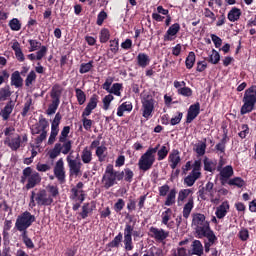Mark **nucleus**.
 Listing matches in <instances>:
<instances>
[{"instance_id":"nucleus-22","label":"nucleus","mask_w":256,"mask_h":256,"mask_svg":"<svg viewBox=\"0 0 256 256\" xmlns=\"http://www.w3.org/2000/svg\"><path fill=\"white\" fill-rule=\"evenodd\" d=\"M13 109H15V101L9 100L0 111V117H2L3 121H8L9 117H11V113H13Z\"/></svg>"},{"instance_id":"nucleus-29","label":"nucleus","mask_w":256,"mask_h":256,"mask_svg":"<svg viewBox=\"0 0 256 256\" xmlns=\"http://www.w3.org/2000/svg\"><path fill=\"white\" fill-rule=\"evenodd\" d=\"M204 163V171L208 173H215L217 170V160H211L208 157H205L203 160Z\"/></svg>"},{"instance_id":"nucleus-13","label":"nucleus","mask_w":256,"mask_h":256,"mask_svg":"<svg viewBox=\"0 0 256 256\" xmlns=\"http://www.w3.org/2000/svg\"><path fill=\"white\" fill-rule=\"evenodd\" d=\"M199 113H201V104L199 102L190 105L186 116V123H193L199 116Z\"/></svg>"},{"instance_id":"nucleus-3","label":"nucleus","mask_w":256,"mask_h":256,"mask_svg":"<svg viewBox=\"0 0 256 256\" xmlns=\"http://www.w3.org/2000/svg\"><path fill=\"white\" fill-rule=\"evenodd\" d=\"M33 223H35V215H32L29 211H25L17 217L15 227L20 233H27V229Z\"/></svg>"},{"instance_id":"nucleus-44","label":"nucleus","mask_w":256,"mask_h":256,"mask_svg":"<svg viewBox=\"0 0 256 256\" xmlns=\"http://www.w3.org/2000/svg\"><path fill=\"white\" fill-rule=\"evenodd\" d=\"M105 151H107L106 146H98L96 148V157H98V161L100 163H103V161H105V159H107V155H105Z\"/></svg>"},{"instance_id":"nucleus-10","label":"nucleus","mask_w":256,"mask_h":256,"mask_svg":"<svg viewBox=\"0 0 256 256\" xmlns=\"http://www.w3.org/2000/svg\"><path fill=\"white\" fill-rule=\"evenodd\" d=\"M66 161L68 163L69 177H79L83 163L80 160L71 159V156H67Z\"/></svg>"},{"instance_id":"nucleus-4","label":"nucleus","mask_w":256,"mask_h":256,"mask_svg":"<svg viewBox=\"0 0 256 256\" xmlns=\"http://www.w3.org/2000/svg\"><path fill=\"white\" fill-rule=\"evenodd\" d=\"M205 219L206 217L204 216V214H193L192 225L195 227L197 237L199 235H203L204 233H208L209 231H213L211 229L209 221H206Z\"/></svg>"},{"instance_id":"nucleus-7","label":"nucleus","mask_w":256,"mask_h":256,"mask_svg":"<svg viewBox=\"0 0 256 256\" xmlns=\"http://www.w3.org/2000/svg\"><path fill=\"white\" fill-rule=\"evenodd\" d=\"M154 151L146 150L144 154L141 155L140 159L138 160V167L140 171L144 173L149 171L155 164V154Z\"/></svg>"},{"instance_id":"nucleus-21","label":"nucleus","mask_w":256,"mask_h":256,"mask_svg":"<svg viewBox=\"0 0 256 256\" xmlns=\"http://www.w3.org/2000/svg\"><path fill=\"white\" fill-rule=\"evenodd\" d=\"M98 103H99V95L93 94L90 97V100H89L88 104L86 105L84 111L82 112V113H84V116L91 115L93 113V110L97 109Z\"/></svg>"},{"instance_id":"nucleus-17","label":"nucleus","mask_w":256,"mask_h":256,"mask_svg":"<svg viewBox=\"0 0 256 256\" xmlns=\"http://www.w3.org/2000/svg\"><path fill=\"white\" fill-rule=\"evenodd\" d=\"M218 171L220 172L221 185H225V183H227L235 173V171L233 170V166L231 165H227Z\"/></svg>"},{"instance_id":"nucleus-39","label":"nucleus","mask_w":256,"mask_h":256,"mask_svg":"<svg viewBox=\"0 0 256 256\" xmlns=\"http://www.w3.org/2000/svg\"><path fill=\"white\" fill-rule=\"evenodd\" d=\"M201 177V173H194L191 172L188 176L184 178V184L187 187H193L195 185V181Z\"/></svg>"},{"instance_id":"nucleus-58","label":"nucleus","mask_w":256,"mask_h":256,"mask_svg":"<svg viewBox=\"0 0 256 256\" xmlns=\"http://www.w3.org/2000/svg\"><path fill=\"white\" fill-rule=\"evenodd\" d=\"M113 99H115V97L111 94L106 95L102 99L104 111H109V107H111V101H113Z\"/></svg>"},{"instance_id":"nucleus-47","label":"nucleus","mask_w":256,"mask_h":256,"mask_svg":"<svg viewBox=\"0 0 256 256\" xmlns=\"http://www.w3.org/2000/svg\"><path fill=\"white\" fill-rule=\"evenodd\" d=\"M21 237L27 249H35V244L33 243V240L29 238V234L27 232H22Z\"/></svg>"},{"instance_id":"nucleus-37","label":"nucleus","mask_w":256,"mask_h":256,"mask_svg":"<svg viewBox=\"0 0 256 256\" xmlns=\"http://www.w3.org/2000/svg\"><path fill=\"white\" fill-rule=\"evenodd\" d=\"M61 93V86L59 84H55L50 94L52 101L56 103H61Z\"/></svg>"},{"instance_id":"nucleus-57","label":"nucleus","mask_w":256,"mask_h":256,"mask_svg":"<svg viewBox=\"0 0 256 256\" xmlns=\"http://www.w3.org/2000/svg\"><path fill=\"white\" fill-rule=\"evenodd\" d=\"M36 80H37V74L35 73V71L31 70L25 79L26 87H31V85H33V82Z\"/></svg>"},{"instance_id":"nucleus-23","label":"nucleus","mask_w":256,"mask_h":256,"mask_svg":"<svg viewBox=\"0 0 256 256\" xmlns=\"http://www.w3.org/2000/svg\"><path fill=\"white\" fill-rule=\"evenodd\" d=\"M110 49L107 51L108 59H113L114 55L119 53V38H115L114 40L109 41Z\"/></svg>"},{"instance_id":"nucleus-31","label":"nucleus","mask_w":256,"mask_h":256,"mask_svg":"<svg viewBox=\"0 0 256 256\" xmlns=\"http://www.w3.org/2000/svg\"><path fill=\"white\" fill-rule=\"evenodd\" d=\"M11 85L19 89V87H23V78L21 77V73L19 71H14L11 75Z\"/></svg>"},{"instance_id":"nucleus-40","label":"nucleus","mask_w":256,"mask_h":256,"mask_svg":"<svg viewBox=\"0 0 256 256\" xmlns=\"http://www.w3.org/2000/svg\"><path fill=\"white\" fill-rule=\"evenodd\" d=\"M95 209V205L91 206L90 203H84L82 206V211L79 213L82 219H87L89 217V213H93Z\"/></svg>"},{"instance_id":"nucleus-19","label":"nucleus","mask_w":256,"mask_h":256,"mask_svg":"<svg viewBox=\"0 0 256 256\" xmlns=\"http://www.w3.org/2000/svg\"><path fill=\"white\" fill-rule=\"evenodd\" d=\"M124 249L125 251H133V235L131 234V228L127 227V224L124 228Z\"/></svg>"},{"instance_id":"nucleus-8","label":"nucleus","mask_w":256,"mask_h":256,"mask_svg":"<svg viewBox=\"0 0 256 256\" xmlns=\"http://www.w3.org/2000/svg\"><path fill=\"white\" fill-rule=\"evenodd\" d=\"M142 116L144 119H151L153 117V111H155V99L151 95H145L142 100Z\"/></svg>"},{"instance_id":"nucleus-38","label":"nucleus","mask_w":256,"mask_h":256,"mask_svg":"<svg viewBox=\"0 0 256 256\" xmlns=\"http://www.w3.org/2000/svg\"><path fill=\"white\" fill-rule=\"evenodd\" d=\"M125 111H128V113H131L133 111V104L131 102H124L117 108V116L123 117V114Z\"/></svg>"},{"instance_id":"nucleus-54","label":"nucleus","mask_w":256,"mask_h":256,"mask_svg":"<svg viewBox=\"0 0 256 256\" xmlns=\"http://www.w3.org/2000/svg\"><path fill=\"white\" fill-rule=\"evenodd\" d=\"M167 155H169V149L167 146H162L157 152V160L163 161L167 158Z\"/></svg>"},{"instance_id":"nucleus-30","label":"nucleus","mask_w":256,"mask_h":256,"mask_svg":"<svg viewBox=\"0 0 256 256\" xmlns=\"http://www.w3.org/2000/svg\"><path fill=\"white\" fill-rule=\"evenodd\" d=\"M81 160L84 165H89L93 161V152L86 146L81 153Z\"/></svg>"},{"instance_id":"nucleus-11","label":"nucleus","mask_w":256,"mask_h":256,"mask_svg":"<svg viewBox=\"0 0 256 256\" xmlns=\"http://www.w3.org/2000/svg\"><path fill=\"white\" fill-rule=\"evenodd\" d=\"M198 239H203L205 237L208 241H204V251L205 253H209L211 251V247L217 243V236L213 230L205 232L204 234H200L197 236Z\"/></svg>"},{"instance_id":"nucleus-60","label":"nucleus","mask_w":256,"mask_h":256,"mask_svg":"<svg viewBox=\"0 0 256 256\" xmlns=\"http://www.w3.org/2000/svg\"><path fill=\"white\" fill-rule=\"evenodd\" d=\"M81 192L82 193H85V191L83 190H77V188H71L70 190V196H69V199L71 201H79V197L81 196Z\"/></svg>"},{"instance_id":"nucleus-33","label":"nucleus","mask_w":256,"mask_h":256,"mask_svg":"<svg viewBox=\"0 0 256 256\" xmlns=\"http://www.w3.org/2000/svg\"><path fill=\"white\" fill-rule=\"evenodd\" d=\"M228 21L231 23H235V21H239L241 19V9L237 7H233L227 15Z\"/></svg>"},{"instance_id":"nucleus-24","label":"nucleus","mask_w":256,"mask_h":256,"mask_svg":"<svg viewBox=\"0 0 256 256\" xmlns=\"http://www.w3.org/2000/svg\"><path fill=\"white\" fill-rule=\"evenodd\" d=\"M117 173L119 172H115V174H104L102 181H105V189H111L113 185L117 184Z\"/></svg>"},{"instance_id":"nucleus-36","label":"nucleus","mask_w":256,"mask_h":256,"mask_svg":"<svg viewBox=\"0 0 256 256\" xmlns=\"http://www.w3.org/2000/svg\"><path fill=\"white\" fill-rule=\"evenodd\" d=\"M121 243H123V233L119 232L118 235L107 244V247H109V249H119Z\"/></svg>"},{"instance_id":"nucleus-2","label":"nucleus","mask_w":256,"mask_h":256,"mask_svg":"<svg viewBox=\"0 0 256 256\" xmlns=\"http://www.w3.org/2000/svg\"><path fill=\"white\" fill-rule=\"evenodd\" d=\"M242 101L244 104L240 109L241 115H247V113H251V111H255L256 85H252L245 90Z\"/></svg>"},{"instance_id":"nucleus-15","label":"nucleus","mask_w":256,"mask_h":256,"mask_svg":"<svg viewBox=\"0 0 256 256\" xmlns=\"http://www.w3.org/2000/svg\"><path fill=\"white\" fill-rule=\"evenodd\" d=\"M39 183H41V175L37 171L33 172V168H30V175L28 176V182L25 185V188L29 191V189L37 187Z\"/></svg>"},{"instance_id":"nucleus-35","label":"nucleus","mask_w":256,"mask_h":256,"mask_svg":"<svg viewBox=\"0 0 256 256\" xmlns=\"http://www.w3.org/2000/svg\"><path fill=\"white\" fill-rule=\"evenodd\" d=\"M190 195H193V190L192 189H181L178 193V197H177V203L178 205H183V203H185V199H187V197H189Z\"/></svg>"},{"instance_id":"nucleus-46","label":"nucleus","mask_w":256,"mask_h":256,"mask_svg":"<svg viewBox=\"0 0 256 256\" xmlns=\"http://www.w3.org/2000/svg\"><path fill=\"white\" fill-rule=\"evenodd\" d=\"M75 93H76V99L78 101L79 105H84L85 101H87V94L84 93L83 90L80 88H75Z\"/></svg>"},{"instance_id":"nucleus-64","label":"nucleus","mask_w":256,"mask_h":256,"mask_svg":"<svg viewBox=\"0 0 256 256\" xmlns=\"http://www.w3.org/2000/svg\"><path fill=\"white\" fill-rule=\"evenodd\" d=\"M85 201V193L81 192L80 196L78 197V201H74L72 209L73 211H79L81 204Z\"/></svg>"},{"instance_id":"nucleus-20","label":"nucleus","mask_w":256,"mask_h":256,"mask_svg":"<svg viewBox=\"0 0 256 256\" xmlns=\"http://www.w3.org/2000/svg\"><path fill=\"white\" fill-rule=\"evenodd\" d=\"M227 133H228L227 130H224L222 139L215 146V151L217 155H225V151L227 149V141H229V136L227 135Z\"/></svg>"},{"instance_id":"nucleus-34","label":"nucleus","mask_w":256,"mask_h":256,"mask_svg":"<svg viewBox=\"0 0 256 256\" xmlns=\"http://www.w3.org/2000/svg\"><path fill=\"white\" fill-rule=\"evenodd\" d=\"M151 63V58H149V55L145 53H139L137 56V65L138 67H142V69H145L147 65Z\"/></svg>"},{"instance_id":"nucleus-28","label":"nucleus","mask_w":256,"mask_h":256,"mask_svg":"<svg viewBox=\"0 0 256 256\" xmlns=\"http://www.w3.org/2000/svg\"><path fill=\"white\" fill-rule=\"evenodd\" d=\"M42 125V132L41 134L35 139L36 145H41L47 139V127H49V122L42 120L41 121Z\"/></svg>"},{"instance_id":"nucleus-32","label":"nucleus","mask_w":256,"mask_h":256,"mask_svg":"<svg viewBox=\"0 0 256 256\" xmlns=\"http://www.w3.org/2000/svg\"><path fill=\"white\" fill-rule=\"evenodd\" d=\"M177 199V189L173 188L170 190L168 195L166 196V200L164 202V205L166 207H172V205H175Z\"/></svg>"},{"instance_id":"nucleus-43","label":"nucleus","mask_w":256,"mask_h":256,"mask_svg":"<svg viewBox=\"0 0 256 256\" xmlns=\"http://www.w3.org/2000/svg\"><path fill=\"white\" fill-rule=\"evenodd\" d=\"M206 61H208V63H211V65H217L219 64V61H221V55L217 52V50L213 49L212 54L209 55L208 58H206Z\"/></svg>"},{"instance_id":"nucleus-51","label":"nucleus","mask_w":256,"mask_h":256,"mask_svg":"<svg viewBox=\"0 0 256 256\" xmlns=\"http://www.w3.org/2000/svg\"><path fill=\"white\" fill-rule=\"evenodd\" d=\"M99 39H100V43H107V41L111 39V32L109 31V29L103 28L100 31Z\"/></svg>"},{"instance_id":"nucleus-6","label":"nucleus","mask_w":256,"mask_h":256,"mask_svg":"<svg viewBox=\"0 0 256 256\" xmlns=\"http://www.w3.org/2000/svg\"><path fill=\"white\" fill-rule=\"evenodd\" d=\"M27 141H29V137L27 134L21 135L19 134H14L12 136H8L4 140V144L7 145L11 149V151H18L20 147H25L27 145Z\"/></svg>"},{"instance_id":"nucleus-42","label":"nucleus","mask_w":256,"mask_h":256,"mask_svg":"<svg viewBox=\"0 0 256 256\" xmlns=\"http://www.w3.org/2000/svg\"><path fill=\"white\" fill-rule=\"evenodd\" d=\"M192 255H203V244L199 240H194L192 243Z\"/></svg>"},{"instance_id":"nucleus-14","label":"nucleus","mask_w":256,"mask_h":256,"mask_svg":"<svg viewBox=\"0 0 256 256\" xmlns=\"http://www.w3.org/2000/svg\"><path fill=\"white\" fill-rule=\"evenodd\" d=\"M149 235L152 237V239H155V241H165L167 237H169V232L165 231L164 229H159L157 227H150L149 229Z\"/></svg>"},{"instance_id":"nucleus-41","label":"nucleus","mask_w":256,"mask_h":256,"mask_svg":"<svg viewBox=\"0 0 256 256\" xmlns=\"http://www.w3.org/2000/svg\"><path fill=\"white\" fill-rule=\"evenodd\" d=\"M227 184L230 185V187H238V189H241L246 185L245 180L241 177H234L230 179Z\"/></svg>"},{"instance_id":"nucleus-18","label":"nucleus","mask_w":256,"mask_h":256,"mask_svg":"<svg viewBox=\"0 0 256 256\" xmlns=\"http://www.w3.org/2000/svg\"><path fill=\"white\" fill-rule=\"evenodd\" d=\"M135 177V173L131 168L125 167L123 171L117 173V181H124L126 183H133V178Z\"/></svg>"},{"instance_id":"nucleus-48","label":"nucleus","mask_w":256,"mask_h":256,"mask_svg":"<svg viewBox=\"0 0 256 256\" xmlns=\"http://www.w3.org/2000/svg\"><path fill=\"white\" fill-rule=\"evenodd\" d=\"M196 59L195 52H189L185 60L186 69L194 67Z\"/></svg>"},{"instance_id":"nucleus-5","label":"nucleus","mask_w":256,"mask_h":256,"mask_svg":"<svg viewBox=\"0 0 256 256\" xmlns=\"http://www.w3.org/2000/svg\"><path fill=\"white\" fill-rule=\"evenodd\" d=\"M71 149H73V141L65 140L64 142L59 141L54 145V148L49 151L48 155L50 159H57L61 153L63 155H69L71 153Z\"/></svg>"},{"instance_id":"nucleus-25","label":"nucleus","mask_w":256,"mask_h":256,"mask_svg":"<svg viewBox=\"0 0 256 256\" xmlns=\"http://www.w3.org/2000/svg\"><path fill=\"white\" fill-rule=\"evenodd\" d=\"M168 161L171 169H177V165L181 163V156H179V150H173L168 157Z\"/></svg>"},{"instance_id":"nucleus-16","label":"nucleus","mask_w":256,"mask_h":256,"mask_svg":"<svg viewBox=\"0 0 256 256\" xmlns=\"http://www.w3.org/2000/svg\"><path fill=\"white\" fill-rule=\"evenodd\" d=\"M179 31H181V25L179 23L172 24L168 28L166 33L164 34L163 40L165 42H167V41H174L175 37H177V33H179Z\"/></svg>"},{"instance_id":"nucleus-45","label":"nucleus","mask_w":256,"mask_h":256,"mask_svg":"<svg viewBox=\"0 0 256 256\" xmlns=\"http://www.w3.org/2000/svg\"><path fill=\"white\" fill-rule=\"evenodd\" d=\"M42 121H47V119L42 118V116L39 118V122L35 124L31 129L32 135H39V133H43V124H41Z\"/></svg>"},{"instance_id":"nucleus-50","label":"nucleus","mask_w":256,"mask_h":256,"mask_svg":"<svg viewBox=\"0 0 256 256\" xmlns=\"http://www.w3.org/2000/svg\"><path fill=\"white\" fill-rule=\"evenodd\" d=\"M171 215H173V210L171 208H167L162 213V224L163 225H167V227H169V221L171 219Z\"/></svg>"},{"instance_id":"nucleus-61","label":"nucleus","mask_w":256,"mask_h":256,"mask_svg":"<svg viewBox=\"0 0 256 256\" xmlns=\"http://www.w3.org/2000/svg\"><path fill=\"white\" fill-rule=\"evenodd\" d=\"M177 93H178V95H182V97H192L193 96V90L189 87L179 88Z\"/></svg>"},{"instance_id":"nucleus-49","label":"nucleus","mask_w":256,"mask_h":256,"mask_svg":"<svg viewBox=\"0 0 256 256\" xmlns=\"http://www.w3.org/2000/svg\"><path fill=\"white\" fill-rule=\"evenodd\" d=\"M121 91H123V84L114 83L109 93L112 95H116V97H121Z\"/></svg>"},{"instance_id":"nucleus-63","label":"nucleus","mask_w":256,"mask_h":256,"mask_svg":"<svg viewBox=\"0 0 256 256\" xmlns=\"http://www.w3.org/2000/svg\"><path fill=\"white\" fill-rule=\"evenodd\" d=\"M47 191H48V193H50L49 197H51V199H54L55 197H58V195H59V187H57L55 185H48Z\"/></svg>"},{"instance_id":"nucleus-52","label":"nucleus","mask_w":256,"mask_h":256,"mask_svg":"<svg viewBox=\"0 0 256 256\" xmlns=\"http://www.w3.org/2000/svg\"><path fill=\"white\" fill-rule=\"evenodd\" d=\"M93 69V60H90L88 63H82L80 65L79 73L81 75H85V73H89Z\"/></svg>"},{"instance_id":"nucleus-9","label":"nucleus","mask_w":256,"mask_h":256,"mask_svg":"<svg viewBox=\"0 0 256 256\" xmlns=\"http://www.w3.org/2000/svg\"><path fill=\"white\" fill-rule=\"evenodd\" d=\"M54 177H56L58 183H60V185H65V183L67 182V175L65 174V162L63 161V158H60L55 166H54Z\"/></svg>"},{"instance_id":"nucleus-12","label":"nucleus","mask_w":256,"mask_h":256,"mask_svg":"<svg viewBox=\"0 0 256 256\" xmlns=\"http://www.w3.org/2000/svg\"><path fill=\"white\" fill-rule=\"evenodd\" d=\"M214 187L215 184H213V182H207L205 186L198 190V196L200 197V199H202V201H207V195H209L210 198L213 199V197H215V192L213 191Z\"/></svg>"},{"instance_id":"nucleus-26","label":"nucleus","mask_w":256,"mask_h":256,"mask_svg":"<svg viewBox=\"0 0 256 256\" xmlns=\"http://www.w3.org/2000/svg\"><path fill=\"white\" fill-rule=\"evenodd\" d=\"M193 207H195V201L193 200V196H190L183 207L182 215L184 219H189L191 212L193 211Z\"/></svg>"},{"instance_id":"nucleus-53","label":"nucleus","mask_w":256,"mask_h":256,"mask_svg":"<svg viewBox=\"0 0 256 256\" xmlns=\"http://www.w3.org/2000/svg\"><path fill=\"white\" fill-rule=\"evenodd\" d=\"M89 115H85L82 112V125L85 129V131H91V127H93V120L88 119Z\"/></svg>"},{"instance_id":"nucleus-56","label":"nucleus","mask_w":256,"mask_h":256,"mask_svg":"<svg viewBox=\"0 0 256 256\" xmlns=\"http://www.w3.org/2000/svg\"><path fill=\"white\" fill-rule=\"evenodd\" d=\"M11 97V90L9 86L0 89V101H7Z\"/></svg>"},{"instance_id":"nucleus-62","label":"nucleus","mask_w":256,"mask_h":256,"mask_svg":"<svg viewBox=\"0 0 256 256\" xmlns=\"http://www.w3.org/2000/svg\"><path fill=\"white\" fill-rule=\"evenodd\" d=\"M59 102H55L52 100V103L48 106L46 110L47 115H55L57 113V109H59Z\"/></svg>"},{"instance_id":"nucleus-55","label":"nucleus","mask_w":256,"mask_h":256,"mask_svg":"<svg viewBox=\"0 0 256 256\" xmlns=\"http://www.w3.org/2000/svg\"><path fill=\"white\" fill-rule=\"evenodd\" d=\"M28 43L30 45L29 52L33 53V51H39V48H41V42L35 39H29Z\"/></svg>"},{"instance_id":"nucleus-1","label":"nucleus","mask_w":256,"mask_h":256,"mask_svg":"<svg viewBox=\"0 0 256 256\" xmlns=\"http://www.w3.org/2000/svg\"><path fill=\"white\" fill-rule=\"evenodd\" d=\"M53 198L47 195V190L40 189L38 192L32 191L30 195L29 207H50L53 205Z\"/></svg>"},{"instance_id":"nucleus-59","label":"nucleus","mask_w":256,"mask_h":256,"mask_svg":"<svg viewBox=\"0 0 256 256\" xmlns=\"http://www.w3.org/2000/svg\"><path fill=\"white\" fill-rule=\"evenodd\" d=\"M8 25L11 31H21V21H19L17 18L11 19Z\"/></svg>"},{"instance_id":"nucleus-27","label":"nucleus","mask_w":256,"mask_h":256,"mask_svg":"<svg viewBox=\"0 0 256 256\" xmlns=\"http://www.w3.org/2000/svg\"><path fill=\"white\" fill-rule=\"evenodd\" d=\"M227 211H229V202L224 201L216 208L215 215L217 219H224V217L227 215Z\"/></svg>"}]
</instances>
